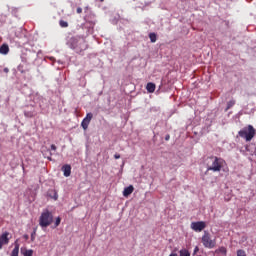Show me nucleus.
Returning <instances> with one entry per match:
<instances>
[{
  "instance_id": "nucleus-27",
  "label": "nucleus",
  "mask_w": 256,
  "mask_h": 256,
  "mask_svg": "<svg viewBox=\"0 0 256 256\" xmlns=\"http://www.w3.org/2000/svg\"><path fill=\"white\" fill-rule=\"evenodd\" d=\"M4 73H9V68H4Z\"/></svg>"
},
{
  "instance_id": "nucleus-11",
  "label": "nucleus",
  "mask_w": 256,
  "mask_h": 256,
  "mask_svg": "<svg viewBox=\"0 0 256 256\" xmlns=\"http://www.w3.org/2000/svg\"><path fill=\"white\" fill-rule=\"evenodd\" d=\"M133 191H134L133 185H130V186L124 188L123 196L129 197V195H131V193H133Z\"/></svg>"
},
{
  "instance_id": "nucleus-12",
  "label": "nucleus",
  "mask_w": 256,
  "mask_h": 256,
  "mask_svg": "<svg viewBox=\"0 0 256 256\" xmlns=\"http://www.w3.org/2000/svg\"><path fill=\"white\" fill-rule=\"evenodd\" d=\"M146 91H147L148 93H155V83L149 82V83L146 85Z\"/></svg>"
},
{
  "instance_id": "nucleus-8",
  "label": "nucleus",
  "mask_w": 256,
  "mask_h": 256,
  "mask_svg": "<svg viewBox=\"0 0 256 256\" xmlns=\"http://www.w3.org/2000/svg\"><path fill=\"white\" fill-rule=\"evenodd\" d=\"M11 239V236L9 232H4L0 236V249H3V245H9V240Z\"/></svg>"
},
{
  "instance_id": "nucleus-15",
  "label": "nucleus",
  "mask_w": 256,
  "mask_h": 256,
  "mask_svg": "<svg viewBox=\"0 0 256 256\" xmlns=\"http://www.w3.org/2000/svg\"><path fill=\"white\" fill-rule=\"evenodd\" d=\"M21 254L23 256H33V250L32 249L27 250L25 248H21Z\"/></svg>"
},
{
  "instance_id": "nucleus-23",
  "label": "nucleus",
  "mask_w": 256,
  "mask_h": 256,
  "mask_svg": "<svg viewBox=\"0 0 256 256\" xmlns=\"http://www.w3.org/2000/svg\"><path fill=\"white\" fill-rule=\"evenodd\" d=\"M50 151H54V153H56V152H57V146H55L54 144H52Z\"/></svg>"
},
{
  "instance_id": "nucleus-31",
  "label": "nucleus",
  "mask_w": 256,
  "mask_h": 256,
  "mask_svg": "<svg viewBox=\"0 0 256 256\" xmlns=\"http://www.w3.org/2000/svg\"><path fill=\"white\" fill-rule=\"evenodd\" d=\"M41 53V51H38L37 55H39Z\"/></svg>"
},
{
  "instance_id": "nucleus-30",
  "label": "nucleus",
  "mask_w": 256,
  "mask_h": 256,
  "mask_svg": "<svg viewBox=\"0 0 256 256\" xmlns=\"http://www.w3.org/2000/svg\"><path fill=\"white\" fill-rule=\"evenodd\" d=\"M26 117H29V114H27V112L25 113Z\"/></svg>"
},
{
  "instance_id": "nucleus-22",
  "label": "nucleus",
  "mask_w": 256,
  "mask_h": 256,
  "mask_svg": "<svg viewBox=\"0 0 256 256\" xmlns=\"http://www.w3.org/2000/svg\"><path fill=\"white\" fill-rule=\"evenodd\" d=\"M237 256H247V254H245V251H243V250H238Z\"/></svg>"
},
{
  "instance_id": "nucleus-5",
  "label": "nucleus",
  "mask_w": 256,
  "mask_h": 256,
  "mask_svg": "<svg viewBox=\"0 0 256 256\" xmlns=\"http://www.w3.org/2000/svg\"><path fill=\"white\" fill-rule=\"evenodd\" d=\"M202 244L206 249H213L215 245H217V240L211 238V234L205 231L204 235L202 236Z\"/></svg>"
},
{
  "instance_id": "nucleus-10",
  "label": "nucleus",
  "mask_w": 256,
  "mask_h": 256,
  "mask_svg": "<svg viewBox=\"0 0 256 256\" xmlns=\"http://www.w3.org/2000/svg\"><path fill=\"white\" fill-rule=\"evenodd\" d=\"M62 171H63L64 177H70L71 176V165L65 164L64 166H62Z\"/></svg>"
},
{
  "instance_id": "nucleus-25",
  "label": "nucleus",
  "mask_w": 256,
  "mask_h": 256,
  "mask_svg": "<svg viewBox=\"0 0 256 256\" xmlns=\"http://www.w3.org/2000/svg\"><path fill=\"white\" fill-rule=\"evenodd\" d=\"M114 158H115V159H121V155L116 153V154L114 155Z\"/></svg>"
},
{
  "instance_id": "nucleus-6",
  "label": "nucleus",
  "mask_w": 256,
  "mask_h": 256,
  "mask_svg": "<svg viewBox=\"0 0 256 256\" xmlns=\"http://www.w3.org/2000/svg\"><path fill=\"white\" fill-rule=\"evenodd\" d=\"M207 227V224H205L204 221H198V222H192L191 223V229L195 231L196 233H201L203 229Z\"/></svg>"
},
{
  "instance_id": "nucleus-14",
  "label": "nucleus",
  "mask_w": 256,
  "mask_h": 256,
  "mask_svg": "<svg viewBox=\"0 0 256 256\" xmlns=\"http://www.w3.org/2000/svg\"><path fill=\"white\" fill-rule=\"evenodd\" d=\"M7 53H9V46L4 44L0 47V54L7 55Z\"/></svg>"
},
{
  "instance_id": "nucleus-26",
  "label": "nucleus",
  "mask_w": 256,
  "mask_h": 256,
  "mask_svg": "<svg viewBox=\"0 0 256 256\" xmlns=\"http://www.w3.org/2000/svg\"><path fill=\"white\" fill-rule=\"evenodd\" d=\"M198 251H199V247L196 246V247L194 248V253H197Z\"/></svg>"
},
{
  "instance_id": "nucleus-9",
  "label": "nucleus",
  "mask_w": 256,
  "mask_h": 256,
  "mask_svg": "<svg viewBox=\"0 0 256 256\" xmlns=\"http://www.w3.org/2000/svg\"><path fill=\"white\" fill-rule=\"evenodd\" d=\"M42 153H43V156H44L46 159H48L49 161H51V157H53V155H57V152L51 151V150H49V149H46V151H45V149H43V150H42Z\"/></svg>"
},
{
  "instance_id": "nucleus-24",
  "label": "nucleus",
  "mask_w": 256,
  "mask_h": 256,
  "mask_svg": "<svg viewBox=\"0 0 256 256\" xmlns=\"http://www.w3.org/2000/svg\"><path fill=\"white\" fill-rule=\"evenodd\" d=\"M76 11H77L78 14L83 13V9L81 7H78Z\"/></svg>"
},
{
  "instance_id": "nucleus-18",
  "label": "nucleus",
  "mask_w": 256,
  "mask_h": 256,
  "mask_svg": "<svg viewBox=\"0 0 256 256\" xmlns=\"http://www.w3.org/2000/svg\"><path fill=\"white\" fill-rule=\"evenodd\" d=\"M180 256H191V253H189V250H187V249H181L180 250Z\"/></svg>"
},
{
  "instance_id": "nucleus-21",
  "label": "nucleus",
  "mask_w": 256,
  "mask_h": 256,
  "mask_svg": "<svg viewBox=\"0 0 256 256\" xmlns=\"http://www.w3.org/2000/svg\"><path fill=\"white\" fill-rule=\"evenodd\" d=\"M61 225V217H57L55 221V226L54 227H59Z\"/></svg>"
},
{
  "instance_id": "nucleus-13",
  "label": "nucleus",
  "mask_w": 256,
  "mask_h": 256,
  "mask_svg": "<svg viewBox=\"0 0 256 256\" xmlns=\"http://www.w3.org/2000/svg\"><path fill=\"white\" fill-rule=\"evenodd\" d=\"M216 255H227V248L226 247H220L215 250Z\"/></svg>"
},
{
  "instance_id": "nucleus-32",
  "label": "nucleus",
  "mask_w": 256,
  "mask_h": 256,
  "mask_svg": "<svg viewBox=\"0 0 256 256\" xmlns=\"http://www.w3.org/2000/svg\"><path fill=\"white\" fill-rule=\"evenodd\" d=\"M100 1H103V0H100Z\"/></svg>"
},
{
  "instance_id": "nucleus-29",
  "label": "nucleus",
  "mask_w": 256,
  "mask_h": 256,
  "mask_svg": "<svg viewBox=\"0 0 256 256\" xmlns=\"http://www.w3.org/2000/svg\"><path fill=\"white\" fill-rule=\"evenodd\" d=\"M165 139H166V141H169L170 136H169V135H167V136L165 137Z\"/></svg>"
},
{
  "instance_id": "nucleus-2",
  "label": "nucleus",
  "mask_w": 256,
  "mask_h": 256,
  "mask_svg": "<svg viewBox=\"0 0 256 256\" xmlns=\"http://www.w3.org/2000/svg\"><path fill=\"white\" fill-rule=\"evenodd\" d=\"M211 165L208 166L207 171H213L214 173H219L221 169H223L225 165V160L219 157H211L210 158Z\"/></svg>"
},
{
  "instance_id": "nucleus-4",
  "label": "nucleus",
  "mask_w": 256,
  "mask_h": 256,
  "mask_svg": "<svg viewBox=\"0 0 256 256\" xmlns=\"http://www.w3.org/2000/svg\"><path fill=\"white\" fill-rule=\"evenodd\" d=\"M256 130L253 125L243 128L238 132L239 137L245 139V141H251L255 137Z\"/></svg>"
},
{
  "instance_id": "nucleus-1",
  "label": "nucleus",
  "mask_w": 256,
  "mask_h": 256,
  "mask_svg": "<svg viewBox=\"0 0 256 256\" xmlns=\"http://www.w3.org/2000/svg\"><path fill=\"white\" fill-rule=\"evenodd\" d=\"M67 45L70 49H73L75 53H83L88 47L85 36H73L67 41Z\"/></svg>"
},
{
  "instance_id": "nucleus-7",
  "label": "nucleus",
  "mask_w": 256,
  "mask_h": 256,
  "mask_svg": "<svg viewBox=\"0 0 256 256\" xmlns=\"http://www.w3.org/2000/svg\"><path fill=\"white\" fill-rule=\"evenodd\" d=\"M91 119H93V113L89 112L86 114V117L81 122V127L84 129V131H87V129H89V123H91Z\"/></svg>"
},
{
  "instance_id": "nucleus-17",
  "label": "nucleus",
  "mask_w": 256,
  "mask_h": 256,
  "mask_svg": "<svg viewBox=\"0 0 256 256\" xmlns=\"http://www.w3.org/2000/svg\"><path fill=\"white\" fill-rule=\"evenodd\" d=\"M149 39H150L151 43H155L157 41V34L150 33L149 34Z\"/></svg>"
},
{
  "instance_id": "nucleus-19",
  "label": "nucleus",
  "mask_w": 256,
  "mask_h": 256,
  "mask_svg": "<svg viewBox=\"0 0 256 256\" xmlns=\"http://www.w3.org/2000/svg\"><path fill=\"white\" fill-rule=\"evenodd\" d=\"M233 105H235V100H230L227 103L226 111H229V109H231V107H233Z\"/></svg>"
},
{
  "instance_id": "nucleus-3",
  "label": "nucleus",
  "mask_w": 256,
  "mask_h": 256,
  "mask_svg": "<svg viewBox=\"0 0 256 256\" xmlns=\"http://www.w3.org/2000/svg\"><path fill=\"white\" fill-rule=\"evenodd\" d=\"M51 223H53V213L49 210H44L39 218L40 227H42V229H47Z\"/></svg>"
},
{
  "instance_id": "nucleus-16",
  "label": "nucleus",
  "mask_w": 256,
  "mask_h": 256,
  "mask_svg": "<svg viewBox=\"0 0 256 256\" xmlns=\"http://www.w3.org/2000/svg\"><path fill=\"white\" fill-rule=\"evenodd\" d=\"M10 256H19V243L15 242V247Z\"/></svg>"
},
{
  "instance_id": "nucleus-20",
  "label": "nucleus",
  "mask_w": 256,
  "mask_h": 256,
  "mask_svg": "<svg viewBox=\"0 0 256 256\" xmlns=\"http://www.w3.org/2000/svg\"><path fill=\"white\" fill-rule=\"evenodd\" d=\"M60 27H69V23H67V21L64 20H60L59 22Z\"/></svg>"
},
{
  "instance_id": "nucleus-28",
  "label": "nucleus",
  "mask_w": 256,
  "mask_h": 256,
  "mask_svg": "<svg viewBox=\"0 0 256 256\" xmlns=\"http://www.w3.org/2000/svg\"><path fill=\"white\" fill-rule=\"evenodd\" d=\"M58 197H59V196L57 195V193H55V195H54L55 201H57Z\"/></svg>"
}]
</instances>
